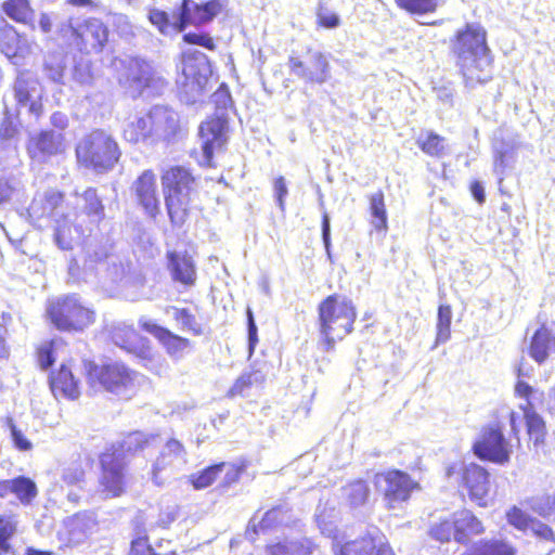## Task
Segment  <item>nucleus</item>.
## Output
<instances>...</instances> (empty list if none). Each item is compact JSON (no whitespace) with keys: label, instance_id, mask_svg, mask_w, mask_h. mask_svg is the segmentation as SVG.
<instances>
[{"label":"nucleus","instance_id":"obj_24","mask_svg":"<svg viewBox=\"0 0 555 555\" xmlns=\"http://www.w3.org/2000/svg\"><path fill=\"white\" fill-rule=\"evenodd\" d=\"M459 555H519V550L507 538L492 535L472 542Z\"/></svg>","mask_w":555,"mask_h":555},{"label":"nucleus","instance_id":"obj_62","mask_svg":"<svg viewBox=\"0 0 555 555\" xmlns=\"http://www.w3.org/2000/svg\"><path fill=\"white\" fill-rule=\"evenodd\" d=\"M192 0H182L179 9V16L176 22L178 31L181 33L185 29V17L192 11Z\"/></svg>","mask_w":555,"mask_h":555},{"label":"nucleus","instance_id":"obj_29","mask_svg":"<svg viewBox=\"0 0 555 555\" xmlns=\"http://www.w3.org/2000/svg\"><path fill=\"white\" fill-rule=\"evenodd\" d=\"M154 135L163 141H171L180 131V125L176 113L165 107L151 108Z\"/></svg>","mask_w":555,"mask_h":555},{"label":"nucleus","instance_id":"obj_51","mask_svg":"<svg viewBox=\"0 0 555 555\" xmlns=\"http://www.w3.org/2000/svg\"><path fill=\"white\" fill-rule=\"evenodd\" d=\"M147 20L162 35H167L170 30L179 33L176 27V22H171L169 13L164 10L156 8L150 9Z\"/></svg>","mask_w":555,"mask_h":555},{"label":"nucleus","instance_id":"obj_43","mask_svg":"<svg viewBox=\"0 0 555 555\" xmlns=\"http://www.w3.org/2000/svg\"><path fill=\"white\" fill-rule=\"evenodd\" d=\"M93 460L89 455L77 454V459L63 469V481L67 485H76L85 480L88 468Z\"/></svg>","mask_w":555,"mask_h":555},{"label":"nucleus","instance_id":"obj_35","mask_svg":"<svg viewBox=\"0 0 555 555\" xmlns=\"http://www.w3.org/2000/svg\"><path fill=\"white\" fill-rule=\"evenodd\" d=\"M132 529L135 537L131 540L127 555H178L176 551L166 554L157 553L150 542V537L142 518L132 520Z\"/></svg>","mask_w":555,"mask_h":555},{"label":"nucleus","instance_id":"obj_45","mask_svg":"<svg viewBox=\"0 0 555 555\" xmlns=\"http://www.w3.org/2000/svg\"><path fill=\"white\" fill-rule=\"evenodd\" d=\"M525 502L539 516L555 520V492L531 496L526 499Z\"/></svg>","mask_w":555,"mask_h":555},{"label":"nucleus","instance_id":"obj_26","mask_svg":"<svg viewBox=\"0 0 555 555\" xmlns=\"http://www.w3.org/2000/svg\"><path fill=\"white\" fill-rule=\"evenodd\" d=\"M181 72L186 82L202 85L209 73L207 56L199 51H186L180 55Z\"/></svg>","mask_w":555,"mask_h":555},{"label":"nucleus","instance_id":"obj_39","mask_svg":"<svg viewBox=\"0 0 555 555\" xmlns=\"http://www.w3.org/2000/svg\"><path fill=\"white\" fill-rule=\"evenodd\" d=\"M447 140L435 131H426L416 139V145L422 153L433 158H442L447 155Z\"/></svg>","mask_w":555,"mask_h":555},{"label":"nucleus","instance_id":"obj_22","mask_svg":"<svg viewBox=\"0 0 555 555\" xmlns=\"http://www.w3.org/2000/svg\"><path fill=\"white\" fill-rule=\"evenodd\" d=\"M38 487L28 476L18 475L11 479H0V500L13 494L23 506L31 505L38 496Z\"/></svg>","mask_w":555,"mask_h":555},{"label":"nucleus","instance_id":"obj_48","mask_svg":"<svg viewBox=\"0 0 555 555\" xmlns=\"http://www.w3.org/2000/svg\"><path fill=\"white\" fill-rule=\"evenodd\" d=\"M172 310L173 320L180 324L183 331L191 333L193 336H202L204 334L202 324L197 322L195 314L188 308L173 307Z\"/></svg>","mask_w":555,"mask_h":555},{"label":"nucleus","instance_id":"obj_36","mask_svg":"<svg viewBox=\"0 0 555 555\" xmlns=\"http://www.w3.org/2000/svg\"><path fill=\"white\" fill-rule=\"evenodd\" d=\"M521 411L524 413L529 442L533 444L534 449L543 448L547 437L545 421L534 410H531L530 405L521 408Z\"/></svg>","mask_w":555,"mask_h":555},{"label":"nucleus","instance_id":"obj_42","mask_svg":"<svg viewBox=\"0 0 555 555\" xmlns=\"http://www.w3.org/2000/svg\"><path fill=\"white\" fill-rule=\"evenodd\" d=\"M21 39L17 29L3 20L0 26V47L4 54L9 57L17 56L22 50Z\"/></svg>","mask_w":555,"mask_h":555},{"label":"nucleus","instance_id":"obj_59","mask_svg":"<svg viewBox=\"0 0 555 555\" xmlns=\"http://www.w3.org/2000/svg\"><path fill=\"white\" fill-rule=\"evenodd\" d=\"M531 530L538 539L555 544V532L548 525L534 519V522L531 524Z\"/></svg>","mask_w":555,"mask_h":555},{"label":"nucleus","instance_id":"obj_12","mask_svg":"<svg viewBox=\"0 0 555 555\" xmlns=\"http://www.w3.org/2000/svg\"><path fill=\"white\" fill-rule=\"evenodd\" d=\"M474 455L483 462L504 465L509 462L511 447L500 424L481 427L478 438L472 446Z\"/></svg>","mask_w":555,"mask_h":555},{"label":"nucleus","instance_id":"obj_34","mask_svg":"<svg viewBox=\"0 0 555 555\" xmlns=\"http://www.w3.org/2000/svg\"><path fill=\"white\" fill-rule=\"evenodd\" d=\"M81 211L90 222L100 224L105 219V205L94 186L86 188L80 194Z\"/></svg>","mask_w":555,"mask_h":555},{"label":"nucleus","instance_id":"obj_16","mask_svg":"<svg viewBox=\"0 0 555 555\" xmlns=\"http://www.w3.org/2000/svg\"><path fill=\"white\" fill-rule=\"evenodd\" d=\"M112 341L118 348L143 362L154 360V347L151 340L142 335L134 325H118L112 331Z\"/></svg>","mask_w":555,"mask_h":555},{"label":"nucleus","instance_id":"obj_31","mask_svg":"<svg viewBox=\"0 0 555 555\" xmlns=\"http://www.w3.org/2000/svg\"><path fill=\"white\" fill-rule=\"evenodd\" d=\"M122 138L131 144H139L154 139L151 109L129 121L122 130Z\"/></svg>","mask_w":555,"mask_h":555},{"label":"nucleus","instance_id":"obj_52","mask_svg":"<svg viewBox=\"0 0 555 555\" xmlns=\"http://www.w3.org/2000/svg\"><path fill=\"white\" fill-rule=\"evenodd\" d=\"M506 521L517 530L526 531L534 519L517 506H512L505 513Z\"/></svg>","mask_w":555,"mask_h":555},{"label":"nucleus","instance_id":"obj_37","mask_svg":"<svg viewBox=\"0 0 555 555\" xmlns=\"http://www.w3.org/2000/svg\"><path fill=\"white\" fill-rule=\"evenodd\" d=\"M223 9L221 0H208L193 3L192 11L185 17V28L190 25L201 26L211 22Z\"/></svg>","mask_w":555,"mask_h":555},{"label":"nucleus","instance_id":"obj_5","mask_svg":"<svg viewBox=\"0 0 555 555\" xmlns=\"http://www.w3.org/2000/svg\"><path fill=\"white\" fill-rule=\"evenodd\" d=\"M120 155L117 141L103 129L91 130L75 145L77 165L98 173L112 170L119 162Z\"/></svg>","mask_w":555,"mask_h":555},{"label":"nucleus","instance_id":"obj_19","mask_svg":"<svg viewBox=\"0 0 555 555\" xmlns=\"http://www.w3.org/2000/svg\"><path fill=\"white\" fill-rule=\"evenodd\" d=\"M141 328L152 334L172 359H181L192 348V341L189 338L176 334L168 327L145 321L141 323Z\"/></svg>","mask_w":555,"mask_h":555},{"label":"nucleus","instance_id":"obj_32","mask_svg":"<svg viewBox=\"0 0 555 555\" xmlns=\"http://www.w3.org/2000/svg\"><path fill=\"white\" fill-rule=\"evenodd\" d=\"M317 543L308 537L295 541H276L266 545L267 555H313Z\"/></svg>","mask_w":555,"mask_h":555},{"label":"nucleus","instance_id":"obj_40","mask_svg":"<svg viewBox=\"0 0 555 555\" xmlns=\"http://www.w3.org/2000/svg\"><path fill=\"white\" fill-rule=\"evenodd\" d=\"M2 11L12 21L24 25H30L35 16L29 0H5L2 3Z\"/></svg>","mask_w":555,"mask_h":555},{"label":"nucleus","instance_id":"obj_61","mask_svg":"<svg viewBox=\"0 0 555 555\" xmlns=\"http://www.w3.org/2000/svg\"><path fill=\"white\" fill-rule=\"evenodd\" d=\"M8 328L0 323V361L8 360L11 356V348L8 343Z\"/></svg>","mask_w":555,"mask_h":555},{"label":"nucleus","instance_id":"obj_56","mask_svg":"<svg viewBox=\"0 0 555 555\" xmlns=\"http://www.w3.org/2000/svg\"><path fill=\"white\" fill-rule=\"evenodd\" d=\"M273 193L275 202L280 210L284 211L286 208L285 199L288 194L286 180L283 176H278L273 180Z\"/></svg>","mask_w":555,"mask_h":555},{"label":"nucleus","instance_id":"obj_49","mask_svg":"<svg viewBox=\"0 0 555 555\" xmlns=\"http://www.w3.org/2000/svg\"><path fill=\"white\" fill-rule=\"evenodd\" d=\"M395 3L400 10L411 15H424L434 13L439 5V0H395Z\"/></svg>","mask_w":555,"mask_h":555},{"label":"nucleus","instance_id":"obj_14","mask_svg":"<svg viewBox=\"0 0 555 555\" xmlns=\"http://www.w3.org/2000/svg\"><path fill=\"white\" fill-rule=\"evenodd\" d=\"M202 141L204 165L214 167V155L223 151L228 143V120L223 116L211 115L198 128Z\"/></svg>","mask_w":555,"mask_h":555},{"label":"nucleus","instance_id":"obj_13","mask_svg":"<svg viewBox=\"0 0 555 555\" xmlns=\"http://www.w3.org/2000/svg\"><path fill=\"white\" fill-rule=\"evenodd\" d=\"M99 487L106 498H119L127 491V463L114 451L99 454Z\"/></svg>","mask_w":555,"mask_h":555},{"label":"nucleus","instance_id":"obj_30","mask_svg":"<svg viewBox=\"0 0 555 555\" xmlns=\"http://www.w3.org/2000/svg\"><path fill=\"white\" fill-rule=\"evenodd\" d=\"M552 347L555 349V335L543 323L532 334L528 346V353L534 362L543 364L548 359Z\"/></svg>","mask_w":555,"mask_h":555},{"label":"nucleus","instance_id":"obj_1","mask_svg":"<svg viewBox=\"0 0 555 555\" xmlns=\"http://www.w3.org/2000/svg\"><path fill=\"white\" fill-rule=\"evenodd\" d=\"M452 53L466 85L486 83L492 78L493 56L481 25L468 23L459 29L452 38Z\"/></svg>","mask_w":555,"mask_h":555},{"label":"nucleus","instance_id":"obj_58","mask_svg":"<svg viewBox=\"0 0 555 555\" xmlns=\"http://www.w3.org/2000/svg\"><path fill=\"white\" fill-rule=\"evenodd\" d=\"M18 133L17 126L10 116H5L0 122V141L8 142L14 139Z\"/></svg>","mask_w":555,"mask_h":555},{"label":"nucleus","instance_id":"obj_4","mask_svg":"<svg viewBox=\"0 0 555 555\" xmlns=\"http://www.w3.org/2000/svg\"><path fill=\"white\" fill-rule=\"evenodd\" d=\"M160 181L170 222L181 227L190 216L191 194L195 190L196 177L190 168L173 165L163 170Z\"/></svg>","mask_w":555,"mask_h":555},{"label":"nucleus","instance_id":"obj_23","mask_svg":"<svg viewBox=\"0 0 555 555\" xmlns=\"http://www.w3.org/2000/svg\"><path fill=\"white\" fill-rule=\"evenodd\" d=\"M291 509L283 505H273L268 508L259 520L254 518L249 520L245 529V538L250 541H257L261 533H268L283 526L285 517Z\"/></svg>","mask_w":555,"mask_h":555},{"label":"nucleus","instance_id":"obj_63","mask_svg":"<svg viewBox=\"0 0 555 555\" xmlns=\"http://www.w3.org/2000/svg\"><path fill=\"white\" fill-rule=\"evenodd\" d=\"M469 191L479 205H482L486 202L485 189L480 181L473 180L469 184Z\"/></svg>","mask_w":555,"mask_h":555},{"label":"nucleus","instance_id":"obj_44","mask_svg":"<svg viewBox=\"0 0 555 555\" xmlns=\"http://www.w3.org/2000/svg\"><path fill=\"white\" fill-rule=\"evenodd\" d=\"M2 424L5 427V429L9 430L12 447L15 450H17L18 452H30L34 449V443L20 428L13 416L7 415L2 420Z\"/></svg>","mask_w":555,"mask_h":555},{"label":"nucleus","instance_id":"obj_21","mask_svg":"<svg viewBox=\"0 0 555 555\" xmlns=\"http://www.w3.org/2000/svg\"><path fill=\"white\" fill-rule=\"evenodd\" d=\"M26 149L31 159L46 162L64 152V138L53 130H41L29 138Z\"/></svg>","mask_w":555,"mask_h":555},{"label":"nucleus","instance_id":"obj_50","mask_svg":"<svg viewBox=\"0 0 555 555\" xmlns=\"http://www.w3.org/2000/svg\"><path fill=\"white\" fill-rule=\"evenodd\" d=\"M55 346L56 340L50 339L36 347L35 357L38 366L46 371L50 369L55 362Z\"/></svg>","mask_w":555,"mask_h":555},{"label":"nucleus","instance_id":"obj_17","mask_svg":"<svg viewBox=\"0 0 555 555\" xmlns=\"http://www.w3.org/2000/svg\"><path fill=\"white\" fill-rule=\"evenodd\" d=\"M131 192L143 211L149 217L156 218L160 211V201L153 169H145L135 178L131 185Z\"/></svg>","mask_w":555,"mask_h":555},{"label":"nucleus","instance_id":"obj_53","mask_svg":"<svg viewBox=\"0 0 555 555\" xmlns=\"http://www.w3.org/2000/svg\"><path fill=\"white\" fill-rule=\"evenodd\" d=\"M182 40L184 43L191 46H199L209 51H214L217 44L214 38L208 33H186L183 35Z\"/></svg>","mask_w":555,"mask_h":555},{"label":"nucleus","instance_id":"obj_3","mask_svg":"<svg viewBox=\"0 0 555 555\" xmlns=\"http://www.w3.org/2000/svg\"><path fill=\"white\" fill-rule=\"evenodd\" d=\"M85 376L90 388L130 399L139 386V373L122 361L83 362Z\"/></svg>","mask_w":555,"mask_h":555},{"label":"nucleus","instance_id":"obj_38","mask_svg":"<svg viewBox=\"0 0 555 555\" xmlns=\"http://www.w3.org/2000/svg\"><path fill=\"white\" fill-rule=\"evenodd\" d=\"M369 210L372 217V225L378 233H386L388 231V216L385 204V195L382 190L373 193L369 197Z\"/></svg>","mask_w":555,"mask_h":555},{"label":"nucleus","instance_id":"obj_55","mask_svg":"<svg viewBox=\"0 0 555 555\" xmlns=\"http://www.w3.org/2000/svg\"><path fill=\"white\" fill-rule=\"evenodd\" d=\"M315 23L318 28L332 29L339 26L340 20L337 14L327 12L323 8H319Z\"/></svg>","mask_w":555,"mask_h":555},{"label":"nucleus","instance_id":"obj_54","mask_svg":"<svg viewBox=\"0 0 555 555\" xmlns=\"http://www.w3.org/2000/svg\"><path fill=\"white\" fill-rule=\"evenodd\" d=\"M514 393L517 398H520L526 401V403L524 405H520V409L527 408L528 405H530V409L534 410V404L532 402V398H533L534 393H537V390L531 385H529L526 380L518 379L515 383Z\"/></svg>","mask_w":555,"mask_h":555},{"label":"nucleus","instance_id":"obj_46","mask_svg":"<svg viewBox=\"0 0 555 555\" xmlns=\"http://www.w3.org/2000/svg\"><path fill=\"white\" fill-rule=\"evenodd\" d=\"M227 466V463L220 462L210 466L205 467L204 469L192 474L190 476V482L196 490L205 489L209 486H211L217 478L219 477L220 473L223 470V468Z\"/></svg>","mask_w":555,"mask_h":555},{"label":"nucleus","instance_id":"obj_27","mask_svg":"<svg viewBox=\"0 0 555 555\" xmlns=\"http://www.w3.org/2000/svg\"><path fill=\"white\" fill-rule=\"evenodd\" d=\"M153 436L141 430L128 433L120 441L109 444L106 451L116 453L118 457L125 461L127 455H134L150 447Z\"/></svg>","mask_w":555,"mask_h":555},{"label":"nucleus","instance_id":"obj_57","mask_svg":"<svg viewBox=\"0 0 555 555\" xmlns=\"http://www.w3.org/2000/svg\"><path fill=\"white\" fill-rule=\"evenodd\" d=\"M55 242L62 249H70L72 248V225L70 223L64 221L62 224H59L55 229Z\"/></svg>","mask_w":555,"mask_h":555},{"label":"nucleus","instance_id":"obj_20","mask_svg":"<svg viewBox=\"0 0 555 555\" xmlns=\"http://www.w3.org/2000/svg\"><path fill=\"white\" fill-rule=\"evenodd\" d=\"M49 387L55 398L76 400L81 393V383L67 363H62L49 374Z\"/></svg>","mask_w":555,"mask_h":555},{"label":"nucleus","instance_id":"obj_10","mask_svg":"<svg viewBox=\"0 0 555 555\" xmlns=\"http://www.w3.org/2000/svg\"><path fill=\"white\" fill-rule=\"evenodd\" d=\"M372 482L382 494L387 509H393L411 500L413 493L421 491V483L410 474L399 468L376 472Z\"/></svg>","mask_w":555,"mask_h":555},{"label":"nucleus","instance_id":"obj_2","mask_svg":"<svg viewBox=\"0 0 555 555\" xmlns=\"http://www.w3.org/2000/svg\"><path fill=\"white\" fill-rule=\"evenodd\" d=\"M317 312L322 349L333 351L338 341L353 332L358 319L357 306L351 298L333 293L318 304Z\"/></svg>","mask_w":555,"mask_h":555},{"label":"nucleus","instance_id":"obj_9","mask_svg":"<svg viewBox=\"0 0 555 555\" xmlns=\"http://www.w3.org/2000/svg\"><path fill=\"white\" fill-rule=\"evenodd\" d=\"M487 528L481 518L472 509L462 508L450 517L440 518L428 528V535L440 542L449 543L454 540L459 544H467L473 537H480Z\"/></svg>","mask_w":555,"mask_h":555},{"label":"nucleus","instance_id":"obj_28","mask_svg":"<svg viewBox=\"0 0 555 555\" xmlns=\"http://www.w3.org/2000/svg\"><path fill=\"white\" fill-rule=\"evenodd\" d=\"M20 533V515L12 509H0V555L14 553L13 542Z\"/></svg>","mask_w":555,"mask_h":555},{"label":"nucleus","instance_id":"obj_15","mask_svg":"<svg viewBox=\"0 0 555 555\" xmlns=\"http://www.w3.org/2000/svg\"><path fill=\"white\" fill-rule=\"evenodd\" d=\"M333 555H396V552L384 533L366 532L336 544Z\"/></svg>","mask_w":555,"mask_h":555},{"label":"nucleus","instance_id":"obj_7","mask_svg":"<svg viewBox=\"0 0 555 555\" xmlns=\"http://www.w3.org/2000/svg\"><path fill=\"white\" fill-rule=\"evenodd\" d=\"M47 318L60 332L80 333L96 321L95 310L87 306L76 294L51 300L47 306Z\"/></svg>","mask_w":555,"mask_h":555},{"label":"nucleus","instance_id":"obj_11","mask_svg":"<svg viewBox=\"0 0 555 555\" xmlns=\"http://www.w3.org/2000/svg\"><path fill=\"white\" fill-rule=\"evenodd\" d=\"M287 65L289 73L306 85H322L331 77L327 55L312 47H308L304 54L292 53Z\"/></svg>","mask_w":555,"mask_h":555},{"label":"nucleus","instance_id":"obj_6","mask_svg":"<svg viewBox=\"0 0 555 555\" xmlns=\"http://www.w3.org/2000/svg\"><path fill=\"white\" fill-rule=\"evenodd\" d=\"M65 44L81 54L102 53L109 42V28L99 17L89 16L80 22L68 21L59 29Z\"/></svg>","mask_w":555,"mask_h":555},{"label":"nucleus","instance_id":"obj_64","mask_svg":"<svg viewBox=\"0 0 555 555\" xmlns=\"http://www.w3.org/2000/svg\"><path fill=\"white\" fill-rule=\"evenodd\" d=\"M165 448L167 454L172 456H179L185 452L184 446L175 438L168 439Z\"/></svg>","mask_w":555,"mask_h":555},{"label":"nucleus","instance_id":"obj_18","mask_svg":"<svg viewBox=\"0 0 555 555\" xmlns=\"http://www.w3.org/2000/svg\"><path fill=\"white\" fill-rule=\"evenodd\" d=\"M155 82V73L152 65L138 57L129 60L119 83L130 93L141 95Z\"/></svg>","mask_w":555,"mask_h":555},{"label":"nucleus","instance_id":"obj_60","mask_svg":"<svg viewBox=\"0 0 555 555\" xmlns=\"http://www.w3.org/2000/svg\"><path fill=\"white\" fill-rule=\"evenodd\" d=\"M247 317V331H248V349L249 354H253L258 344L257 325L255 323L254 313L249 307L246 309Z\"/></svg>","mask_w":555,"mask_h":555},{"label":"nucleus","instance_id":"obj_41","mask_svg":"<svg viewBox=\"0 0 555 555\" xmlns=\"http://www.w3.org/2000/svg\"><path fill=\"white\" fill-rule=\"evenodd\" d=\"M266 377L260 370H251L242 373L232 384L227 392V397L232 399L243 397L255 385L263 384Z\"/></svg>","mask_w":555,"mask_h":555},{"label":"nucleus","instance_id":"obj_8","mask_svg":"<svg viewBox=\"0 0 555 555\" xmlns=\"http://www.w3.org/2000/svg\"><path fill=\"white\" fill-rule=\"evenodd\" d=\"M446 475L454 478L457 491L479 507H487L493 496L491 474L482 465L470 462L451 464Z\"/></svg>","mask_w":555,"mask_h":555},{"label":"nucleus","instance_id":"obj_47","mask_svg":"<svg viewBox=\"0 0 555 555\" xmlns=\"http://www.w3.org/2000/svg\"><path fill=\"white\" fill-rule=\"evenodd\" d=\"M452 308L450 305H440L437 311L436 345L444 344L451 337Z\"/></svg>","mask_w":555,"mask_h":555},{"label":"nucleus","instance_id":"obj_33","mask_svg":"<svg viewBox=\"0 0 555 555\" xmlns=\"http://www.w3.org/2000/svg\"><path fill=\"white\" fill-rule=\"evenodd\" d=\"M370 496V486L362 478L352 479L341 487V499L349 508L364 506L369 503Z\"/></svg>","mask_w":555,"mask_h":555},{"label":"nucleus","instance_id":"obj_25","mask_svg":"<svg viewBox=\"0 0 555 555\" xmlns=\"http://www.w3.org/2000/svg\"><path fill=\"white\" fill-rule=\"evenodd\" d=\"M168 260V269L175 282L186 287L195 285L197 274L196 267L191 256L186 253L180 254L171 250L166 254Z\"/></svg>","mask_w":555,"mask_h":555}]
</instances>
